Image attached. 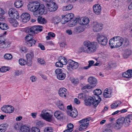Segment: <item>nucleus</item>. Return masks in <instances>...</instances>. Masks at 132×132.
<instances>
[{"instance_id": "f257e3e1", "label": "nucleus", "mask_w": 132, "mask_h": 132, "mask_svg": "<svg viewBox=\"0 0 132 132\" xmlns=\"http://www.w3.org/2000/svg\"><path fill=\"white\" fill-rule=\"evenodd\" d=\"M128 39L126 38H122L121 37L117 36L111 38L109 41V45L111 48L119 47L123 44L125 46H127L129 44Z\"/></svg>"}, {"instance_id": "f03ea898", "label": "nucleus", "mask_w": 132, "mask_h": 132, "mask_svg": "<svg viewBox=\"0 0 132 132\" xmlns=\"http://www.w3.org/2000/svg\"><path fill=\"white\" fill-rule=\"evenodd\" d=\"M27 7L29 11L34 12V15L35 16L43 15L45 11L44 5H40L39 3H29Z\"/></svg>"}, {"instance_id": "7ed1b4c3", "label": "nucleus", "mask_w": 132, "mask_h": 132, "mask_svg": "<svg viewBox=\"0 0 132 132\" xmlns=\"http://www.w3.org/2000/svg\"><path fill=\"white\" fill-rule=\"evenodd\" d=\"M132 122V115H129L125 117H122L118 119L116 121L114 128L116 130L121 129L123 125L127 127Z\"/></svg>"}, {"instance_id": "20e7f679", "label": "nucleus", "mask_w": 132, "mask_h": 132, "mask_svg": "<svg viewBox=\"0 0 132 132\" xmlns=\"http://www.w3.org/2000/svg\"><path fill=\"white\" fill-rule=\"evenodd\" d=\"M84 46L87 48L89 53H91L95 52L96 50V44L93 42H91L88 40H86L83 43Z\"/></svg>"}, {"instance_id": "39448f33", "label": "nucleus", "mask_w": 132, "mask_h": 132, "mask_svg": "<svg viewBox=\"0 0 132 132\" xmlns=\"http://www.w3.org/2000/svg\"><path fill=\"white\" fill-rule=\"evenodd\" d=\"M96 99H95L93 97H90L87 99L84 100L85 104L87 106H90L92 105L95 107H96L100 102V100L97 101Z\"/></svg>"}, {"instance_id": "423d86ee", "label": "nucleus", "mask_w": 132, "mask_h": 132, "mask_svg": "<svg viewBox=\"0 0 132 132\" xmlns=\"http://www.w3.org/2000/svg\"><path fill=\"white\" fill-rule=\"evenodd\" d=\"M90 120V118H88L79 121V122L81 123V124L80 125L79 127V130L81 131L87 128L89 124V121Z\"/></svg>"}, {"instance_id": "0eeeda50", "label": "nucleus", "mask_w": 132, "mask_h": 132, "mask_svg": "<svg viewBox=\"0 0 132 132\" xmlns=\"http://www.w3.org/2000/svg\"><path fill=\"white\" fill-rule=\"evenodd\" d=\"M40 116L43 119L47 121L50 122L52 120L53 114L46 110H43Z\"/></svg>"}, {"instance_id": "6e6552de", "label": "nucleus", "mask_w": 132, "mask_h": 132, "mask_svg": "<svg viewBox=\"0 0 132 132\" xmlns=\"http://www.w3.org/2000/svg\"><path fill=\"white\" fill-rule=\"evenodd\" d=\"M26 38L27 40V46L29 47L34 46L36 43V41L34 39V37L30 34L26 36Z\"/></svg>"}, {"instance_id": "1a4fd4ad", "label": "nucleus", "mask_w": 132, "mask_h": 132, "mask_svg": "<svg viewBox=\"0 0 132 132\" xmlns=\"http://www.w3.org/2000/svg\"><path fill=\"white\" fill-rule=\"evenodd\" d=\"M9 14L11 19H18L19 15L17 11L14 8L10 9L9 11Z\"/></svg>"}, {"instance_id": "9d476101", "label": "nucleus", "mask_w": 132, "mask_h": 132, "mask_svg": "<svg viewBox=\"0 0 132 132\" xmlns=\"http://www.w3.org/2000/svg\"><path fill=\"white\" fill-rule=\"evenodd\" d=\"M27 62V65L30 66L32 64V59L34 57V52L31 51L29 53H27L26 55Z\"/></svg>"}, {"instance_id": "9b49d317", "label": "nucleus", "mask_w": 132, "mask_h": 132, "mask_svg": "<svg viewBox=\"0 0 132 132\" xmlns=\"http://www.w3.org/2000/svg\"><path fill=\"white\" fill-rule=\"evenodd\" d=\"M43 27L40 25L35 26L31 27L30 29V31L33 34H37L39 32L42 31Z\"/></svg>"}, {"instance_id": "f8f14e48", "label": "nucleus", "mask_w": 132, "mask_h": 132, "mask_svg": "<svg viewBox=\"0 0 132 132\" xmlns=\"http://www.w3.org/2000/svg\"><path fill=\"white\" fill-rule=\"evenodd\" d=\"M2 110L6 113H11L14 110V108L10 105H6L3 106L1 108Z\"/></svg>"}, {"instance_id": "ddd939ff", "label": "nucleus", "mask_w": 132, "mask_h": 132, "mask_svg": "<svg viewBox=\"0 0 132 132\" xmlns=\"http://www.w3.org/2000/svg\"><path fill=\"white\" fill-rule=\"evenodd\" d=\"M103 27L102 24L97 22H94L93 27V31L94 32H97L101 31Z\"/></svg>"}, {"instance_id": "4468645a", "label": "nucleus", "mask_w": 132, "mask_h": 132, "mask_svg": "<svg viewBox=\"0 0 132 132\" xmlns=\"http://www.w3.org/2000/svg\"><path fill=\"white\" fill-rule=\"evenodd\" d=\"M68 64L67 65L69 68L72 69H77L79 66L78 63L76 62L71 60H69L68 61Z\"/></svg>"}, {"instance_id": "2eb2a0df", "label": "nucleus", "mask_w": 132, "mask_h": 132, "mask_svg": "<svg viewBox=\"0 0 132 132\" xmlns=\"http://www.w3.org/2000/svg\"><path fill=\"white\" fill-rule=\"evenodd\" d=\"M46 6L48 10L51 12L55 11L57 8L56 5L54 2L47 3Z\"/></svg>"}, {"instance_id": "dca6fc26", "label": "nucleus", "mask_w": 132, "mask_h": 132, "mask_svg": "<svg viewBox=\"0 0 132 132\" xmlns=\"http://www.w3.org/2000/svg\"><path fill=\"white\" fill-rule=\"evenodd\" d=\"M97 40L99 43L102 45L105 46L107 43V37L103 36H99L97 38Z\"/></svg>"}, {"instance_id": "f3484780", "label": "nucleus", "mask_w": 132, "mask_h": 132, "mask_svg": "<svg viewBox=\"0 0 132 132\" xmlns=\"http://www.w3.org/2000/svg\"><path fill=\"white\" fill-rule=\"evenodd\" d=\"M78 23L80 25L85 26L88 24L89 22V19L87 17L79 18Z\"/></svg>"}, {"instance_id": "a211bd4d", "label": "nucleus", "mask_w": 132, "mask_h": 132, "mask_svg": "<svg viewBox=\"0 0 132 132\" xmlns=\"http://www.w3.org/2000/svg\"><path fill=\"white\" fill-rule=\"evenodd\" d=\"M58 93L60 96L63 98L65 97L68 95L67 90L64 88H60L59 89Z\"/></svg>"}, {"instance_id": "6ab92c4d", "label": "nucleus", "mask_w": 132, "mask_h": 132, "mask_svg": "<svg viewBox=\"0 0 132 132\" xmlns=\"http://www.w3.org/2000/svg\"><path fill=\"white\" fill-rule=\"evenodd\" d=\"M94 94V96H93V98L95 99H96L97 101H99L100 100V102L101 101V98L99 96L102 93L101 90L99 89H96L94 90L93 92Z\"/></svg>"}, {"instance_id": "aec40b11", "label": "nucleus", "mask_w": 132, "mask_h": 132, "mask_svg": "<svg viewBox=\"0 0 132 132\" xmlns=\"http://www.w3.org/2000/svg\"><path fill=\"white\" fill-rule=\"evenodd\" d=\"M101 6L98 4L94 5L93 6V10L94 13L97 15H99L101 11Z\"/></svg>"}, {"instance_id": "412c9836", "label": "nucleus", "mask_w": 132, "mask_h": 132, "mask_svg": "<svg viewBox=\"0 0 132 132\" xmlns=\"http://www.w3.org/2000/svg\"><path fill=\"white\" fill-rule=\"evenodd\" d=\"M112 93V90L110 88H106L104 91L103 96L104 97L109 98L111 97V94Z\"/></svg>"}, {"instance_id": "4be33fe9", "label": "nucleus", "mask_w": 132, "mask_h": 132, "mask_svg": "<svg viewBox=\"0 0 132 132\" xmlns=\"http://www.w3.org/2000/svg\"><path fill=\"white\" fill-rule=\"evenodd\" d=\"M22 21L24 23L26 22L29 21L30 18V14L27 13H23L21 15Z\"/></svg>"}, {"instance_id": "5701e85b", "label": "nucleus", "mask_w": 132, "mask_h": 132, "mask_svg": "<svg viewBox=\"0 0 132 132\" xmlns=\"http://www.w3.org/2000/svg\"><path fill=\"white\" fill-rule=\"evenodd\" d=\"M88 82L92 86H94V87L96 86L97 82L96 79L93 76L89 77L88 79Z\"/></svg>"}, {"instance_id": "b1692460", "label": "nucleus", "mask_w": 132, "mask_h": 132, "mask_svg": "<svg viewBox=\"0 0 132 132\" xmlns=\"http://www.w3.org/2000/svg\"><path fill=\"white\" fill-rule=\"evenodd\" d=\"M74 16L73 14L72 13H68L65 15L64 18V23L69 22L72 19Z\"/></svg>"}, {"instance_id": "393cba45", "label": "nucleus", "mask_w": 132, "mask_h": 132, "mask_svg": "<svg viewBox=\"0 0 132 132\" xmlns=\"http://www.w3.org/2000/svg\"><path fill=\"white\" fill-rule=\"evenodd\" d=\"M123 77L127 78H130L132 77V70L130 69L127 70L122 74Z\"/></svg>"}, {"instance_id": "a878e982", "label": "nucleus", "mask_w": 132, "mask_h": 132, "mask_svg": "<svg viewBox=\"0 0 132 132\" xmlns=\"http://www.w3.org/2000/svg\"><path fill=\"white\" fill-rule=\"evenodd\" d=\"M54 117L58 119H62L63 117V113L60 111H57L54 113Z\"/></svg>"}, {"instance_id": "bb28decb", "label": "nucleus", "mask_w": 132, "mask_h": 132, "mask_svg": "<svg viewBox=\"0 0 132 132\" xmlns=\"http://www.w3.org/2000/svg\"><path fill=\"white\" fill-rule=\"evenodd\" d=\"M20 130L21 132H30V127L26 125H23L21 126Z\"/></svg>"}, {"instance_id": "cd10ccee", "label": "nucleus", "mask_w": 132, "mask_h": 132, "mask_svg": "<svg viewBox=\"0 0 132 132\" xmlns=\"http://www.w3.org/2000/svg\"><path fill=\"white\" fill-rule=\"evenodd\" d=\"M68 114L69 116L73 118H75L78 115L77 110L75 109H73L70 112H68Z\"/></svg>"}, {"instance_id": "c85d7f7f", "label": "nucleus", "mask_w": 132, "mask_h": 132, "mask_svg": "<svg viewBox=\"0 0 132 132\" xmlns=\"http://www.w3.org/2000/svg\"><path fill=\"white\" fill-rule=\"evenodd\" d=\"M79 19L76 18L75 19L73 20L72 19L69 22V26L70 27H72L77 23L78 22Z\"/></svg>"}, {"instance_id": "c756f323", "label": "nucleus", "mask_w": 132, "mask_h": 132, "mask_svg": "<svg viewBox=\"0 0 132 132\" xmlns=\"http://www.w3.org/2000/svg\"><path fill=\"white\" fill-rule=\"evenodd\" d=\"M121 103L122 102L120 101H116L111 105V108L112 109H115L121 104Z\"/></svg>"}, {"instance_id": "7c9ffc66", "label": "nucleus", "mask_w": 132, "mask_h": 132, "mask_svg": "<svg viewBox=\"0 0 132 132\" xmlns=\"http://www.w3.org/2000/svg\"><path fill=\"white\" fill-rule=\"evenodd\" d=\"M61 18L58 16L53 17L52 19V22L55 24H56L60 22L61 20Z\"/></svg>"}, {"instance_id": "2f4dec72", "label": "nucleus", "mask_w": 132, "mask_h": 132, "mask_svg": "<svg viewBox=\"0 0 132 132\" xmlns=\"http://www.w3.org/2000/svg\"><path fill=\"white\" fill-rule=\"evenodd\" d=\"M37 20L38 23L42 24H45L47 22V21L44 18H43L39 16H38Z\"/></svg>"}, {"instance_id": "473e14b6", "label": "nucleus", "mask_w": 132, "mask_h": 132, "mask_svg": "<svg viewBox=\"0 0 132 132\" xmlns=\"http://www.w3.org/2000/svg\"><path fill=\"white\" fill-rule=\"evenodd\" d=\"M58 61H60L63 64L66 65L67 63V60L65 57L61 56L58 59Z\"/></svg>"}, {"instance_id": "72a5a7b5", "label": "nucleus", "mask_w": 132, "mask_h": 132, "mask_svg": "<svg viewBox=\"0 0 132 132\" xmlns=\"http://www.w3.org/2000/svg\"><path fill=\"white\" fill-rule=\"evenodd\" d=\"M14 18L10 19L9 21L11 25L14 27H16L18 25V24L17 21Z\"/></svg>"}, {"instance_id": "f704fd0d", "label": "nucleus", "mask_w": 132, "mask_h": 132, "mask_svg": "<svg viewBox=\"0 0 132 132\" xmlns=\"http://www.w3.org/2000/svg\"><path fill=\"white\" fill-rule=\"evenodd\" d=\"M10 44V42L3 41V42L0 45V47L2 48H6Z\"/></svg>"}, {"instance_id": "c9c22d12", "label": "nucleus", "mask_w": 132, "mask_h": 132, "mask_svg": "<svg viewBox=\"0 0 132 132\" xmlns=\"http://www.w3.org/2000/svg\"><path fill=\"white\" fill-rule=\"evenodd\" d=\"M22 1L20 0H17L14 3V5L15 7L17 8H20L22 5Z\"/></svg>"}, {"instance_id": "e433bc0d", "label": "nucleus", "mask_w": 132, "mask_h": 132, "mask_svg": "<svg viewBox=\"0 0 132 132\" xmlns=\"http://www.w3.org/2000/svg\"><path fill=\"white\" fill-rule=\"evenodd\" d=\"M7 126L6 124H2L0 125V132H5L6 130Z\"/></svg>"}, {"instance_id": "4c0bfd02", "label": "nucleus", "mask_w": 132, "mask_h": 132, "mask_svg": "<svg viewBox=\"0 0 132 132\" xmlns=\"http://www.w3.org/2000/svg\"><path fill=\"white\" fill-rule=\"evenodd\" d=\"M74 31L76 33L82 32L84 31L83 28L80 26L76 27L74 29Z\"/></svg>"}, {"instance_id": "58836bf2", "label": "nucleus", "mask_w": 132, "mask_h": 132, "mask_svg": "<svg viewBox=\"0 0 132 132\" xmlns=\"http://www.w3.org/2000/svg\"><path fill=\"white\" fill-rule=\"evenodd\" d=\"M73 7V5H72L69 4L66 6H63L62 10L63 11L69 10H71Z\"/></svg>"}, {"instance_id": "ea45409f", "label": "nucleus", "mask_w": 132, "mask_h": 132, "mask_svg": "<svg viewBox=\"0 0 132 132\" xmlns=\"http://www.w3.org/2000/svg\"><path fill=\"white\" fill-rule=\"evenodd\" d=\"M94 87V86H92L89 84H87L85 86L83 87L82 88V90L83 91H85L86 89H90Z\"/></svg>"}, {"instance_id": "a19ab883", "label": "nucleus", "mask_w": 132, "mask_h": 132, "mask_svg": "<svg viewBox=\"0 0 132 132\" xmlns=\"http://www.w3.org/2000/svg\"><path fill=\"white\" fill-rule=\"evenodd\" d=\"M65 77V74L63 72L58 76H57V78L60 80H64Z\"/></svg>"}, {"instance_id": "79ce46f5", "label": "nucleus", "mask_w": 132, "mask_h": 132, "mask_svg": "<svg viewBox=\"0 0 132 132\" xmlns=\"http://www.w3.org/2000/svg\"><path fill=\"white\" fill-rule=\"evenodd\" d=\"M131 54V51L130 50H126L125 51L124 56L125 58H127Z\"/></svg>"}, {"instance_id": "37998d69", "label": "nucleus", "mask_w": 132, "mask_h": 132, "mask_svg": "<svg viewBox=\"0 0 132 132\" xmlns=\"http://www.w3.org/2000/svg\"><path fill=\"white\" fill-rule=\"evenodd\" d=\"M47 36L46 37L47 40H50L51 37H54L55 36V34L52 32H49L48 33Z\"/></svg>"}, {"instance_id": "c03bdc74", "label": "nucleus", "mask_w": 132, "mask_h": 132, "mask_svg": "<svg viewBox=\"0 0 132 132\" xmlns=\"http://www.w3.org/2000/svg\"><path fill=\"white\" fill-rule=\"evenodd\" d=\"M79 51L81 53L83 52L87 53H89L87 48H86V47H80L79 49Z\"/></svg>"}, {"instance_id": "a18cd8bd", "label": "nucleus", "mask_w": 132, "mask_h": 132, "mask_svg": "<svg viewBox=\"0 0 132 132\" xmlns=\"http://www.w3.org/2000/svg\"><path fill=\"white\" fill-rule=\"evenodd\" d=\"M19 64L21 65H23L27 64V62H26L24 59H20L19 60Z\"/></svg>"}, {"instance_id": "49530a36", "label": "nucleus", "mask_w": 132, "mask_h": 132, "mask_svg": "<svg viewBox=\"0 0 132 132\" xmlns=\"http://www.w3.org/2000/svg\"><path fill=\"white\" fill-rule=\"evenodd\" d=\"M4 58L8 60H11L12 57V55L10 54L6 53L4 56Z\"/></svg>"}, {"instance_id": "de8ad7c7", "label": "nucleus", "mask_w": 132, "mask_h": 132, "mask_svg": "<svg viewBox=\"0 0 132 132\" xmlns=\"http://www.w3.org/2000/svg\"><path fill=\"white\" fill-rule=\"evenodd\" d=\"M68 129L71 132L73 130V128L74 127L72 123H70L68 124L67 125Z\"/></svg>"}, {"instance_id": "09e8293b", "label": "nucleus", "mask_w": 132, "mask_h": 132, "mask_svg": "<svg viewBox=\"0 0 132 132\" xmlns=\"http://www.w3.org/2000/svg\"><path fill=\"white\" fill-rule=\"evenodd\" d=\"M14 128L16 130H19L20 129L21 126L20 123L16 122L15 123L14 125Z\"/></svg>"}, {"instance_id": "8fccbe9b", "label": "nucleus", "mask_w": 132, "mask_h": 132, "mask_svg": "<svg viewBox=\"0 0 132 132\" xmlns=\"http://www.w3.org/2000/svg\"><path fill=\"white\" fill-rule=\"evenodd\" d=\"M9 28V27L5 23H2L1 26V29L2 30H5Z\"/></svg>"}, {"instance_id": "3c124183", "label": "nucleus", "mask_w": 132, "mask_h": 132, "mask_svg": "<svg viewBox=\"0 0 132 132\" xmlns=\"http://www.w3.org/2000/svg\"><path fill=\"white\" fill-rule=\"evenodd\" d=\"M86 97V95L84 93H80L78 94V98H79L84 99H85Z\"/></svg>"}, {"instance_id": "603ef678", "label": "nucleus", "mask_w": 132, "mask_h": 132, "mask_svg": "<svg viewBox=\"0 0 132 132\" xmlns=\"http://www.w3.org/2000/svg\"><path fill=\"white\" fill-rule=\"evenodd\" d=\"M53 129L51 127H47L44 129V132H53Z\"/></svg>"}, {"instance_id": "864d4df0", "label": "nucleus", "mask_w": 132, "mask_h": 132, "mask_svg": "<svg viewBox=\"0 0 132 132\" xmlns=\"http://www.w3.org/2000/svg\"><path fill=\"white\" fill-rule=\"evenodd\" d=\"M31 132H40L39 129L36 127H32L31 129Z\"/></svg>"}, {"instance_id": "5fc2aeb1", "label": "nucleus", "mask_w": 132, "mask_h": 132, "mask_svg": "<svg viewBox=\"0 0 132 132\" xmlns=\"http://www.w3.org/2000/svg\"><path fill=\"white\" fill-rule=\"evenodd\" d=\"M55 72L57 76H58L63 72L62 70L61 69L58 68L55 70Z\"/></svg>"}, {"instance_id": "6e6d98bb", "label": "nucleus", "mask_w": 132, "mask_h": 132, "mask_svg": "<svg viewBox=\"0 0 132 132\" xmlns=\"http://www.w3.org/2000/svg\"><path fill=\"white\" fill-rule=\"evenodd\" d=\"M20 50L22 52L26 53L28 51V49L26 47H22L20 48Z\"/></svg>"}, {"instance_id": "4d7b16f0", "label": "nucleus", "mask_w": 132, "mask_h": 132, "mask_svg": "<svg viewBox=\"0 0 132 132\" xmlns=\"http://www.w3.org/2000/svg\"><path fill=\"white\" fill-rule=\"evenodd\" d=\"M8 70L7 68L5 67H2L0 69V71L3 72H6Z\"/></svg>"}, {"instance_id": "13d9d810", "label": "nucleus", "mask_w": 132, "mask_h": 132, "mask_svg": "<svg viewBox=\"0 0 132 132\" xmlns=\"http://www.w3.org/2000/svg\"><path fill=\"white\" fill-rule=\"evenodd\" d=\"M38 63L42 65H44L45 63V61L42 59H38Z\"/></svg>"}, {"instance_id": "bf43d9fd", "label": "nucleus", "mask_w": 132, "mask_h": 132, "mask_svg": "<svg viewBox=\"0 0 132 132\" xmlns=\"http://www.w3.org/2000/svg\"><path fill=\"white\" fill-rule=\"evenodd\" d=\"M63 64L59 61L56 62L55 64V65L57 67H63Z\"/></svg>"}, {"instance_id": "052dcab7", "label": "nucleus", "mask_w": 132, "mask_h": 132, "mask_svg": "<svg viewBox=\"0 0 132 132\" xmlns=\"http://www.w3.org/2000/svg\"><path fill=\"white\" fill-rule=\"evenodd\" d=\"M71 81L72 82L75 84H77L78 83V79H73L71 80Z\"/></svg>"}, {"instance_id": "680f3d73", "label": "nucleus", "mask_w": 132, "mask_h": 132, "mask_svg": "<svg viewBox=\"0 0 132 132\" xmlns=\"http://www.w3.org/2000/svg\"><path fill=\"white\" fill-rule=\"evenodd\" d=\"M22 71L21 70H16L15 72V75L17 76H19L22 73Z\"/></svg>"}, {"instance_id": "e2e57ef3", "label": "nucleus", "mask_w": 132, "mask_h": 132, "mask_svg": "<svg viewBox=\"0 0 132 132\" xmlns=\"http://www.w3.org/2000/svg\"><path fill=\"white\" fill-rule=\"evenodd\" d=\"M88 62L89 63L88 65L90 67L93 65V64L94 63V61L93 60H91L89 61Z\"/></svg>"}, {"instance_id": "0e129e2a", "label": "nucleus", "mask_w": 132, "mask_h": 132, "mask_svg": "<svg viewBox=\"0 0 132 132\" xmlns=\"http://www.w3.org/2000/svg\"><path fill=\"white\" fill-rule=\"evenodd\" d=\"M30 79L32 82H34L36 80V78L35 76H32L30 77Z\"/></svg>"}, {"instance_id": "69168bd1", "label": "nucleus", "mask_w": 132, "mask_h": 132, "mask_svg": "<svg viewBox=\"0 0 132 132\" xmlns=\"http://www.w3.org/2000/svg\"><path fill=\"white\" fill-rule=\"evenodd\" d=\"M36 125L40 127L42 126L43 123L41 121H39L36 123Z\"/></svg>"}, {"instance_id": "338daca9", "label": "nucleus", "mask_w": 132, "mask_h": 132, "mask_svg": "<svg viewBox=\"0 0 132 132\" xmlns=\"http://www.w3.org/2000/svg\"><path fill=\"white\" fill-rule=\"evenodd\" d=\"M38 46L42 50H45V47L43 45L41 44H39Z\"/></svg>"}, {"instance_id": "774afa93", "label": "nucleus", "mask_w": 132, "mask_h": 132, "mask_svg": "<svg viewBox=\"0 0 132 132\" xmlns=\"http://www.w3.org/2000/svg\"><path fill=\"white\" fill-rule=\"evenodd\" d=\"M58 107L61 110H63L65 109L64 105L63 104L61 105H60Z\"/></svg>"}]
</instances>
